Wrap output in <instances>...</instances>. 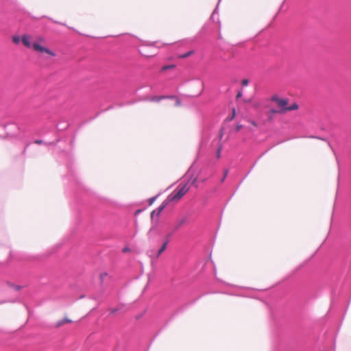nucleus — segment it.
Returning a JSON list of instances; mask_svg holds the SVG:
<instances>
[{"label":"nucleus","mask_w":351,"mask_h":351,"mask_svg":"<svg viewBox=\"0 0 351 351\" xmlns=\"http://www.w3.org/2000/svg\"><path fill=\"white\" fill-rule=\"evenodd\" d=\"M171 236V234H167L166 237L167 238V239L165 241V243H163V245H162V247L160 248V250L158 251L156 255V258H158L160 254L166 250L167 248V243H168V238Z\"/></svg>","instance_id":"5"},{"label":"nucleus","mask_w":351,"mask_h":351,"mask_svg":"<svg viewBox=\"0 0 351 351\" xmlns=\"http://www.w3.org/2000/svg\"><path fill=\"white\" fill-rule=\"evenodd\" d=\"M271 101L276 104L280 114H284L288 111L295 110L298 109V105L293 103L291 106H288L289 100L287 99L279 98L274 95L271 97Z\"/></svg>","instance_id":"2"},{"label":"nucleus","mask_w":351,"mask_h":351,"mask_svg":"<svg viewBox=\"0 0 351 351\" xmlns=\"http://www.w3.org/2000/svg\"><path fill=\"white\" fill-rule=\"evenodd\" d=\"M227 173H228V170H226V172H225V176L223 177V180H223L225 179V178H226V175H227Z\"/></svg>","instance_id":"18"},{"label":"nucleus","mask_w":351,"mask_h":351,"mask_svg":"<svg viewBox=\"0 0 351 351\" xmlns=\"http://www.w3.org/2000/svg\"><path fill=\"white\" fill-rule=\"evenodd\" d=\"M243 128V125H239L238 124L237 126H236V131L237 132H239L241 128Z\"/></svg>","instance_id":"14"},{"label":"nucleus","mask_w":351,"mask_h":351,"mask_svg":"<svg viewBox=\"0 0 351 351\" xmlns=\"http://www.w3.org/2000/svg\"><path fill=\"white\" fill-rule=\"evenodd\" d=\"M186 222L185 219H182L179 221H178L174 226V230H177L178 228H180L184 223Z\"/></svg>","instance_id":"7"},{"label":"nucleus","mask_w":351,"mask_h":351,"mask_svg":"<svg viewBox=\"0 0 351 351\" xmlns=\"http://www.w3.org/2000/svg\"><path fill=\"white\" fill-rule=\"evenodd\" d=\"M241 97H242V92L241 91H239L236 97H237V99H238V98H240Z\"/></svg>","instance_id":"15"},{"label":"nucleus","mask_w":351,"mask_h":351,"mask_svg":"<svg viewBox=\"0 0 351 351\" xmlns=\"http://www.w3.org/2000/svg\"><path fill=\"white\" fill-rule=\"evenodd\" d=\"M248 83H249V81L247 79H243L241 81V84L243 86H247L248 85Z\"/></svg>","instance_id":"12"},{"label":"nucleus","mask_w":351,"mask_h":351,"mask_svg":"<svg viewBox=\"0 0 351 351\" xmlns=\"http://www.w3.org/2000/svg\"><path fill=\"white\" fill-rule=\"evenodd\" d=\"M221 147L220 146L218 149V151H217V158H220V156H221Z\"/></svg>","instance_id":"13"},{"label":"nucleus","mask_w":351,"mask_h":351,"mask_svg":"<svg viewBox=\"0 0 351 351\" xmlns=\"http://www.w3.org/2000/svg\"><path fill=\"white\" fill-rule=\"evenodd\" d=\"M166 97L165 96H154L152 97L149 100L152 102H159L161 99H165Z\"/></svg>","instance_id":"9"},{"label":"nucleus","mask_w":351,"mask_h":351,"mask_svg":"<svg viewBox=\"0 0 351 351\" xmlns=\"http://www.w3.org/2000/svg\"><path fill=\"white\" fill-rule=\"evenodd\" d=\"M106 275H107V274H106V273L101 274L100 275V278H101V279H103L105 276H106Z\"/></svg>","instance_id":"17"},{"label":"nucleus","mask_w":351,"mask_h":351,"mask_svg":"<svg viewBox=\"0 0 351 351\" xmlns=\"http://www.w3.org/2000/svg\"><path fill=\"white\" fill-rule=\"evenodd\" d=\"M280 114L279 113V110H276V109H270L268 112H267V115L269 117V118L271 119H272V117L274 114Z\"/></svg>","instance_id":"8"},{"label":"nucleus","mask_w":351,"mask_h":351,"mask_svg":"<svg viewBox=\"0 0 351 351\" xmlns=\"http://www.w3.org/2000/svg\"><path fill=\"white\" fill-rule=\"evenodd\" d=\"M190 187L188 184H179L176 189L167 197V202H178L189 191Z\"/></svg>","instance_id":"3"},{"label":"nucleus","mask_w":351,"mask_h":351,"mask_svg":"<svg viewBox=\"0 0 351 351\" xmlns=\"http://www.w3.org/2000/svg\"><path fill=\"white\" fill-rule=\"evenodd\" d=\"M167 203L168 202L167 201L164 202L156 210H153L151 213V217H153L155 215L158 216L162 210L166 207Z\"/></svg>","instance_id":"4"},{"label":"nucleus","mask_w":351,"mask_h":351,"mask_svg":"<svg viewBox=\"0 0 351 351\" xmlns=\"http://www.w3.org/2000/svg\"><path fill=\"white\" fill-rule=\"evenodd\" d=\"M21 40L27 48L32 49L34 51L41 53H45L51 57L56 56L54 51L43 45L45 43V38L43 36L37 37L33 43H32V36L28 34H23L21 37L19 36L12 37V42L14 44H19Z\"/></svg>","instance_id":"1"},{"label":"nucleus","mask_w":351,"mask_h":351,"mask_svg":"<svg viewBox=\"0 0 351 351\" xmlns=\"http://www.w3.org/2000/svg\"><path fill=\"white\" fill-rule=\"evenodd\" d=\"M36 143L38 144H40V143H41V141H36Z\"/></svg>","instance_id":"20"},{"label":"nucleus","mask_w":351,"mask_h":351,"mask_svg":"<svg viewBox=\"0 0 351 351\" xmlns=\"http://www.w3.org/2000/svg\"><path fill=\"white\" fill-rule=\"evenodd\" d=\"M234 116H235V111H234V110H233V114H232V119H233Z\"/></svg>","instance_id":"19"},{"label":"nucleus","mask_w":351,"mask_h":351,"mask_svg":"<svg viewBox=\"0 0 351 351\" xmlns=\"http://www.w3.org/2000/svg\"><path fill=\"white\" fill-rule=\"evenodd\" d=\"M194 53V51H189V52L184 53V54H182V55H180L178 56V58H188L190 56L193 55Z\"/></svg>","instance_id":"10"},{"label":"nucleus","mask_w":351,"mask_h":351,"mask_svg":"<svg viewBox=\"0 0 351 351\" xmlns=\"http://www.w3.org/2000/svg\"><path fill=\"white\" fill-rule=\"evenodd\" d=\"M250 123L252 125H253L254 126L256 127L257 126V124L255 121H250Z\"/></svg>","instance_id":"16"},{"label":"nucleus","mask_w":351,"mask_h":351,"mask_svg":"<svg viewBox=\"0 0 351 351\" xmlns=\"http://www.w3.org/2000/svg\"><path fill=\"white\" fill-rule=\"evenodd\" d=\"M175 67H176V65H174V64L167 65V66H162V69H161V71H167L168 69H173Z\"/></svg>","instance_id":"11"},{"label":"nucleus","mask_w":351,"mask_h":351,"mask_svg":"<svg viewBox=\"0 0 351 351\" xmlns=\"http://www.w3.org/2000/svg\"><path fill=\"white\" fill-rule=\"evenodd\" d=\"M71 322H72L71 319H69L67 317H65L63 319H61V320L57 322L56 324V328H59V327H60V326H63V325H64L66 324H69V323H71Z\"/></svg>","instance_id":"6"}]
</instances>
